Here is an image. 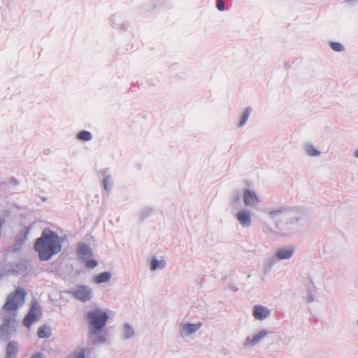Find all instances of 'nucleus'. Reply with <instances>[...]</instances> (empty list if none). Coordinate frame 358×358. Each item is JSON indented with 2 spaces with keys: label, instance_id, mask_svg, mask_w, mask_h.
I'll return each instance as SVG.
<instances>
[{
  "label": "nucleus",
  "instance_id": "nucleus-1",
  "mask_svg": "<svg viewBox=\"0 0 358 358\" xmlns=\"http://www.w3.org/2000/svg\"><path fill=\"white\" fill-rule=\"evenodd\" d=\"M34 249L38 252L41 260H48L61 251V240L56 233L45 229L41 236L36 240Z\"/></svg>",
  "mask_w": 358,
  "mask_h": 358
},
{
  "label": "nucleus",
  "instance_id": "nucleus-2",
  "mask_svg": "<svg viewBox=\"0 0 358 358\" xmlns=\"http://www.w3.org/2000/svg\"><path fill=\"white\" fill-rule=\"evenodd\" d=\"M90 331L92 334H96L101 330L106 324L108 316L106 311L99 308H94L87 314Z\"/></svg>",
  "mask_w": 358,
  "mask_h": 358
},
{
  "label": "nucleus",
  "instance_id": "nucleus-3",
  "mask_svg": "<svg viewBox=\"0 0 358 358\" xmlns=\"http://www.w3.org/2000/svg\"><path fill=\"white\" fill-rule=\"evenodd\" d=\"M25 294V291L23 289L17 288L13 294L8 296L3 309L7 311L17 310L19 306L24 303Z\"/></svg>",
  "mask_w": 358,
  "mask_h": 358
},
{
  "label": "nucleus",
  "instance_id": "nucleus-4",
  "mask_svg": "<svg viewBox=\"0 0 358 358\" xmlns=\"http://www.w3.org/2000/svg\"><path fill=\"white\" fill-rule=\"evenodd\" d=\"M41 315V309L36 301L31 303V308L28 313L24 318L23 323L25 327L29 328L30 326L37 321Z\"/></svg>",
  "mask_w": 358,
  "mask_h": 358
},
{
  "label": "nucleus",
  "instance_id": "nucleus-5",
  "mask_svg": "<svg viewBox=\"0 0 358 358\" xmlns=\"http://www.w3.org/2000/svg\"><path fill=\"white\" fill-rule=\"evenodd\" d=\"M269 313V310L261 305H255L253 307V316L256 320H262L266 318Z\"/></svg>",
  "mask_w": 358,
  "mask_h": 358
},
{
  "label": "nucleus",
  "instance_id": "nucleus-6",
  "mask_svg": "<svg viewBox=\"0 0 358 358\" xmlns=\"http://www.w3.org/2000/svg\"><path fill=\"white\" fill-rule=\"evenodd\" d=\"M75 296L77 299L82 301H86L91 298V291L86 286H81L78 287L75 292Z\"/></svg>",
  "mask_w": 358,
  "mask_h": 358
},
{
  "label": "nucleus",
  "instance_id": "nucleus-7",
  "mask_svg": "<svg viewBox=\"0 0 358 358\" xmlns=\"http://www.w3.org/2000/svg\"><path fill=\"white\" fill-rule=\"evenodd\" d=\"M294 248H282L276 251L275 255L278 260L289 259L294 252Z\"/></svg>",
  "mask_w": 358,
  "mask_h": 358
},
{
  "label": "nucleus",
  "instance_id": "nucleus-8",
  "mask_svg": "<svg viewBox=\"0 0 358 358\" xmlns=\"http://www.w3.org/2000/svg\"><path fill=\"white\" fill-rule=\"evenodd\" d=\"M244 203L246 206L256 205L259 202L257 196L254 192L245 190L243 194Z\"/></svg>",
  "mask_w": 358,
  "mask_h": 358
},
{
  "label": "nucleus",
  "instance_id": "nucleus-9",
  "mask_svg": "<svg viewBox=\"0 0 358 358\" xmlns=\"http://www.w3.org/2000/svg\"><path fill=\"white\" fill-rule=\"evenodd\" d=\"M267 335V331L265 330L260 331L256 335L248 337L245 341L246 346H253L259 343L263 338Z\"/></svg>",
  "mask_w": 358,
  "mask_h": 358
},
{
  "label": "nucleus",
  "instance_id": "nucleus-10",
  "mask_svg": "<svg viewBox=\"0 0 358 358\" xmlns=\"http://www.w3.org/2000/svg\"><path fill=\"white\" fill-rule=\"evenodd\" d=\"M236 218L239 223L244 227H249L251 223L250 215L248 212L241 210L236 215Z\"/></svg>",
  "mask_w": 358,
  "mask_h": 358
},
{
  "label": "nucleus",
  "instance_id": "nucleus-11",
  "mask_svg": "<svg viewBox=\"0 0 358 358\" xmlns=\"http://www.w3.org/2000/svg\"><path fill=\"white\" fill-rule=\"evenodd\" d=\"M201 326V323L199 324H184L182 325V331L185 335L191 334L195 331H196Z\"/></svg>",
  "mask_w": 358,
  "mask_h": 358
},
{
  "label": "nucleus",
  "instance_id": "nucleus-12",
  "mask_svg": "<svg viewBox=\"0 0 358 358\" xmlns=\"http://www.w3.org/2000/svg\"><path fill=\"white\" fill-rule=\"evenodd\" d=\"M77 253L79 255L91 256L92 252L89 245L85 243H80L77 248Z\"/></svg>",
  "mask_w": 358,
  "mask_h": 358
},
{
  "label": "nucleus",
  "instance_id": "nucleus-13",
  "mask_svg": "<svg viewBox=\"0 0 358 358\" xmlns=\"http://www.w3.org/2000/svg\"><path fill=\"white\" fill-rule=\"evenodd\" d=\"M37 334L41 338H49L51 336V329L47 325H43L38 328Z\"/></svg>",
  "mask_w": 358,
  "mask_h": 358
},
{
  "label": "nucleus",
  "instance_id": "nucleus-14",
  "mask_svg": "<svg viewBox=\"0 0 358 358\" xmlns=\"http://www.w3.org/2000/svg\"><path fill=\"white\" fill-rule=\"evenodd\" d=\"M110 278V274L108 272H103L96 275L94 278V282L97 284L105 282Z\"/></svg>",
  "mask_w": 358,
  "mask_h": 358
},
{
  "label": "nucleus",
  "instance_id": "nucleus-15",
  "mask_svg": "<svg viewBox=\"0 0 358 358\" xmlns=\"http://www.w3.org/2000/svg\"><path fill=\"white\" fill-rule=\"evenodd\" d=\"M17 347L15 343H10L7 346V355L10 357H14L17 354Z\"/></svg>",
  "mask_w": 358,
  "mask_h": 358
},
{
  "label": "nucleus",
  "instance_id": "nucleus-16",
  "mask_svg": "<svg viewBox=\"0 0 358 358\" xmlns=\"http://www.w3.org/2000/svg\"><path fill=\"white\" fill-rule=\"evenodd\" d=\"M77 137L78 139H80L81 141H87L91 140L92 134H90V132H89L87 131H81L78 134Z\"/></svg>",
  "mask_w": 358,
  "mask_h": 358
},
{
  "label": "nucleus",
  "instance_id": "nucleus-17",
  "mask_svg": "<svg viewBox=\"0 0 358 358\" xmlns=\"http://www.w3.org/2000/svg\"><path fill=\"white\" fill-rule=\"evenodd\" d=\"M250 112H251V108H247L245 109V110L244 111L243 115H242V117L241 119V122H240V124L238 125L239 127H242L243 125L245 124V123L247 122L248 117H249V115L250 114Z\"/></svg>",
  "mask_w": 358,
  "mask_h": 358
},
{
  "label": "nucleus",
  "instance_id": "nucleus-18",
  "mask_svg": "<svg viewBox=\"0 0 358 358\" xmlns=\"http://www.w3.org/2000/svg\"><path fill=\"white\" fill-rule=\"evenodd\" d=\"M165 264H166V263L164 261H162V260L158 261V260L154 259L151 263V269L155 270L159 268H164L165 266Z\"/></svg>",
  "mask_w": 358,
  "mask_h": 358
},
{
  "label": "nucleus",
  "instance_id": "nucleus-19",
  "mask_svg": "<svg viewBox=\"0 0 358 358\" xmlns=\"http://www.w3.org/2000/svg\"><path fill=\"white\" fill-rule=\"evenodd\" d=\"M306 152L310 156H317L320 154L319 151H317L313 146L308 145L306 147Z\"/></svg>",
  "mask_w": 358,
  "mask_h": 358
},
{
  "label": "nucleus",
  "instance_id": "nucleus-20",
  "mask_svg": "<svg viewBox=\"0 0 358 358\" xmlns=\"http://www.w3.org/2000/svg\"><path fill=\"white\" fill-rule=\"evenodd\" d=\"M85 349L82 348V349H80L78 351L72 354L70 358H85Z\"/></svg>",
  "mask_w": 358,
  "mask_h": 358
},
{
  "label": "nucleus",
  "instance_id": "nucleus-21",
  "mask_svg": "<svg viewBox=\"0 0 358 358\" xmlns=\"http://www.w3.org/2000/svg\"><path fill=\"white\" fill-rule=\"evenodd\" d=\"M85 265L87 268H93L97 266V262L94 259L87 260Z\"/></svg>",
  "mask_w": 358,
  "mask_h": 358
},
{
  "label": "nucleus",
  "instance_id": "nucleus-22",
  "mask_svg": "<svg viewBox=\"0 0 358 358\" xmlns=\"http://www.w3.org/2000/svg\"><path fill=\"white\" fill-rule=\"evenodd\" d=\"M216 8L220 10L223 11L225 8V4L223 0H217L216 1Z\"/></svg>",
  "mask_w": 358,
  "mask_h": 358
},
{
  "label": "nucleus",
  "instance_id": "nucleus-23",
  "mask_svg": "<svg viewBox=\"0 0 358 358\" xmlns=\"http://www.w3.org/2000/svg\"><path fill=\"white\" fill-rule=\"evenodd\" d=\"M134 334V330L129 326L125 327V336L127 338L130 337Z\"/></svg>",
  "mask_w": 358,
  "mask_h": 358
},
{
  "label": "nucleus",
  "instance_id": "nucleus-24",
  "mask_svg": "<svg viewBox=\"0 0 358 358\" xmlns=\"http://www.w3.org/2000/svg\"><path fill=\"white\" fill-rule=\"evenodd\" d=\"M344 48L343 45L337 42V52L343 50Z\"/></svg>",
  "mask_w": 358,
  "mask_h": 358
},
{
  "label": "nucleus",
  "instance_id": "nucleus-25",
  "mask_svg": "<svg viewBox=\"0 0 358 358\" xmlns=\"http://www.w3.org/2000/svg\"><path fill=\"white\" fill-rule=\"evenodd\" d=\"M280 212V210H272L269 213V215L271 217H273V216L276 215L277 214H278Z\"/></svg>",
  "mask_w": 358,
  "mask_h": 358
},
{
  "label": "nucleus",
  "instance_id": "nucleus-26",
  "mask_svg": "<svg viewBox=\"0 0 358 358\" xmlns=\"http://www.w3.org/2000/svg\"><path fill=\"white\" fill-rule=\"evenodd\" d=\"M330 45H331V48L334 50H336V42H331L330 43Z\"/></svg>",
  "mask_w": 358,
  "mask_h": 358
},
{
  "label": "nucleus",
  "instance_id": "nucleus-27",
  "mask_svg": "<svg viewBox=\"0 0 358 358\" xmlns=\"http://www.w3.org/2000/svg\"><path fill=\"white\" fill-rule=\"evenodd\" d=\"M31 358H43V356L41 354H36L34 355Z\"/></svg>",
  "mask_w": 358,
  "mask_h": 358
},
{
  "label": "nucleus",
  "instance_id": "nucleus-28",
  "mask_svg": "<svg viewBox=\"0 0 358 358\" xmlns=\"http://www.w3.org/2000/svg\"><path fill=\"white\" fill-rule=\"evenodd\" d=\"M355 156L358 158V150L355 151Z\"/></svg>",
  "mask_w": 358,
  "mask_h": 358
},
{
  "label": "nucleus",
  "instance_id": "nucleus-29",
  "mask_svg": "<svg viewBox=\"0 0 358 358\" xmlns=\"http://www.w3.org/2000/svg\"><path fill=\"white\" fill-rule=\"evenodd\" d=\"M103 182H104V185H105V186H106V180H103Z\"/></svg>",
  "mask_w": 358,
  "mask_h": 358
},
{
  "label": "nucleus",
  "instance_id": "nucleus-30",
  "mask_svg": "<svg viewBox=\"0 0 358 358\" xmlns=\"http://www.w3.org/2000/svg\"><path fill=\"white\" fill-rule=\"evenodd\" d=\"M357 324H358V321H357Z\"/></svg>",
  "mask_w": 358,
  "mask_h": 358
}]
</instances>
